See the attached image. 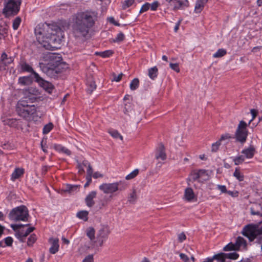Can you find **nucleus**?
<instances>
[{"instance_id":"1","label":"nucleus","mask_w":262,"mask_h":262,"mask_svg":"<svg viewBox=\"0 0 262 262\" xmlns=\"http://www.w3.org/2000/svg\"><path fill=\"white\" fill-rule=\"evenodd\" d=\"M35 34L37 41L45 49L53 50L60 48L63 33L56 24H39L35 29Z\"/></svg>"},{"instance_id":"2","label":"nucleus","mask_w":262,"mask_h":262,"mask_svg":"<svg viewBox=\"0 0 262 262\" xmlns=\"http://www.w3.org/2000/svg\"><path fill=\"white\" fill-rule=\"evenodd\" d=\"M94 12H81L76 14L73 25V33L76 37H85L95 21Z\"/></svg>"},{"instance_id":"3","label":"nucleus","mask_w":262,"mask_h":262,"mask_svg":"<svg viewBox=\"0 0 262 262\" xmlns=\"http://www.w3.org/2000/svg\"><path fill=\"white\" fill-rule=\"evenodd\" d=\"M45 63H40V67L42 71L48 76L55 77L67 68V65L62 62V58L54 53H48L44 57Z\"/></svg>"},{"instance_id":"4","label":"nucleus","mask_w":262,"mask_h":262,"mask_svg":"<svg viewBox=\"0 0 262 262\" xmlns=\"http://www.w3.org/2000/svg\"><path fill=\"white\" fill-rule=\"evenodd\" d=\"M242 234L251 242L262 234V223L249 224L243 229Z\"/></svg>"},{"instance_id":"5","label":"nucleus","mask_w":262,"mask_h":262,"mask_svg":"<svg viewBox=\"0 0 262 262\" xmlns=\"http://www.w3.org/2000/svg\"><path fill=\"white\" fill-rule=\"evenodd\" d=\"M21 0H4L3 13L6 17L16 15L19 11Z\"/></svg>"},{"instance_id":"6","label":"nucleus","mask_w":262,"mask_h":262,"mask_svg":"<svg viewBox=\"0 0 262 262\" xmlns=\"http://www.w3.org/2000/svg\"><path fill=\"white\" fill-rule=\"evenodd\" d=\"M24 97L18 102V106H25L27 103H32L35 101L40 93L34 87H30L23 90Z\"/></svg>"},{"instance_id":"7","label":"nucleus","mask_w":262,"mask_h":262,"mask_svg":"<svg viewBox=\"0 0 262 262\" xmlns=\"http://www.w3.org/2000/svg\"><path fill=\"white\" fill-rule=\"evenodd\" d=\"M28 216V209L23 205L13 208L9 214V219L14 221H27Z\"/></svg>"},{"instance_id":"8","label":"nucleus","mask_w":262,"mask_h":262,"mask_svg":"<svg viewBox=\"0 0 262 262\" xmlns=\"http://www.w3.org/2000/svg\"><path fill=\"white\" fill-rule=\"evenodd\" d=\"M17 111L19 116L30 120L33 119V115L36 113V110L34 105H30L27 103L25 106H18L17 104Z\"/></svg>"},{"instance_id":"9","label":"nucleus","mask_w":262,"mask_h":262,"mask_svg":"<svg viewBox=\"0 0 262 262\" xmlns=\"http://www.w3.org/2000/svg\"><path fill=\"white\" fill-rule=\"evenodd\" d=\"M247 124L244 121H241L235 132L236 140L242 144L244 143L248 136Z\"/></svg>"},{"instance_id":"10","label":"nucleus","mask_w":262,"mask_h":262,"mask_svg":"<svg viewBox=\"0 0 262 262\" xmlns=\"http://www.w3.org/2000/svg\"><path fill=\"white\" fill-rule=\"evenodd\" d=\"M210 176L207 170L200 169L193 170L190 175V179L193 181L204 183L209 179Z\"/></svg>"},{"instance_id":"11","label":"nucleus","mask_w":262,"mask_h":262,"mask_svg":"<svg viewBox=\"0 0 262 262\" xmlns=\"http://www.w3.org/2000/svg\"><path fill=\"white\" fill-rule=\"evenodd\" d=\"M247 243L246 240L242 237L238 236L234 244L230 243L227 245L224 248V250L231 251V250H238L239 249H244L246 248Z\"/></svg>"},{"instance_id":"12","label":"nucleus","mask_w":262,"mask_h":262,"mask_svg":"<svg viewBox=\"0 0 262 262\" xmlns=\"http://www.w3.org/2000/svg\"><path fill=\"white\" fill-rule=\"evenodd\" d=\"M121 181L113 183H103L99 186L100 190L104 193H113L119 189V186Z\"/></svg>"},{"instance_id":"13","label":"nucleus","mask_w":262,"mask_h":262,"mask_svg":"<svg viewBox=\"0 0 262 262\" xmlns=\"http://www.w3.org/2000/svg\"><path fill=\"white\" fill-rule=\"evenodd\" d=\"M34 78L35 79V81L46 91L49 93H52L53 89V85L51 83L43 80L37 73H34Z\"/></svg>"},{"instance_id":"14","label":"nucleus","mask_w":262,"mask_h":262,"mask_svg":"<svg viewBox=\"0 0 262 262\" xmlns=\"http://www.w3.org/2000/svg\"><path fill=\"white\" fill-rule=\"evenodd\" d=\"M167 3L173 6L174 10L183 9L188 7L189 2L188 0H165Z\"/></svg>"},{"instance_id":"15","label":"nucleus","mask_w":262,"mask_h":262,"mask_svg":"<svg viewBox=\"0 0 262 262\" xmlns=\"http://www.w3.org/2000/svg\"><path fill=\"white\" fill-rule=\"evenodd\" d=\"M35 228L33 227H31L28 228L27 230H19L15 233L16 237L18 239L20 242H24L25 241V238L34 230Z\"/></svg>"},{"instance_id":"16","label":"nucleus","mask_w":262,"mask_h":262,"mask_svg":"<svg viewBox=\"0 0 262 262\" xmlns=\"http://www.w3.org/2000/svg\"><path fill=\"white\" fill-rule=\"evenodd\" d=\"M108 234L107 229H101L97 235V240L96 244V246L98 244L99 246H101L103 242L106 240L107 236Z\"/></svg>"},{"instance_id":"17","label":"nucleus","mask_w":262,"mask_h":262,"mask_svg":"<svg viewBox=\"0 0 262 262\" xmlns=\"http://www.w3.org/2000/svg\"><path fill=\"white\" fill-rule=\"evenodd\" d=\"M155 157L158 160L164 161L166 160L167 156L163 145H160L157 149Z\"/></svg>"},{"instance_id":"18","label":"nucleus","mask_w":262,"mask_h":262,"mask_svg":"<svg viewBox=\"0 0 262 262\" xmlns=\"http://www.w3.org/2000/svg\"><path fill=\"white\" fill-rule=\"evenodd\" d=\"M97 192L96 191H91L86 196L85 202L89 207H92L95 204L94 199L96 197Z\"/></svg>"},{"instance_id":"19","label":"nucleus","mask_w":262,"mask_h":262,"mask_svg":"<svg viewBox=\"0 0 262 262\" xmlns=\"http://www.w3.org/2000/svg\"><path fill=\"white\" fill-rule=\"evenodd\" d=\"M241 153L243 154V156L245 158L251 159L256 153V150L253 146H250V147L242 150Z\"/></svg>"},{"instance_id":"20","label":"nucleus","mask_w":262,"mask_h":262,"mask_svg":"<svg viewBox=\"0 0 262 262\" xmlns=\"http://www.w3.org/2000/svg\"><path fill=\"white\" fill-rule=\"evenodd\" d=\"M227 259L226 253H221L214 255L211 258H207L205 259L203 262H213L214 259H216L218 262H225Z\"/></svg>"},{"instance_id":"21","label":"nucleus","mask_w":262,"mask_h":262,"mask_svg":"<svg viewBox=\"0 0 262 262\" xmlns=\"http://www.w3.org/2000/svg\"><path fill=\"white\" fill-rule=\"evenodd\" d=\"M49 241L51 243V247L49 249L50 252L52 254H55L59 250V239L57 238H51Z\"/></svg>"},{"instance_id":"22","label":"nucleus","mask_w":262,"mask_h":262,"mask_svg":"<svg viewBox=\"0 0 262 262\" xmlns=\"http://www.w3.org/2000/svg\"><path fill=\"white\" fill-rule=\"evenodd\" d=\"M87 235L90 239V244L88 245H86L88 249H93L96 247V244L94 242L95 237V231L93 228H90L87 232Z\"/></svg>"},{"instance_id":"23","label":"nucleus","mask_w":262,"mask_h":262,"mask_svg":"<svg viewBox=\"0 0 262 262\" xmlns=\"http://www.w3.org/2000/svg\"><path fill=\"white\" fill-rule=\"evenodd\" d=\"M195 195L191 188H187L185 190L184 199L188 202H192L195 199Z\"/></svg>"},{"instance_id":"24","label":"nucleus","mask_w":262,"mask_h":262,"mask_svg":"<svg viewBox=\"0 0 262 262\" xmlns=\"http://www.w3.org/2000/svg\"><path fill=\"white\" fill-rule=\"evenodd\" d=\"M208 0H197L196 2L194 11L196 13H200L204 7Z\"/></svg>"},{"instance_id":"25","label":"nucleus","mask_w":262,"mask_h":262,"mask_svg":"<svg viewBox=\"0 0 262 262\" xmlns=\"http://www.w3.org/2000/svg\"><path fill=\"white\" fill-rule=\"evenodd\" d=\"M24 173V169L21 168H15L11 174V180L14 181L20 178Z\"/></svg>"},{"instance_id":"26","label":"nucleus","mask_w":262,"mask_h":262,"mask_svg":"<svg viewBox=\"0 0 262 262\" xmlns=\"http://www.w3.org/2000/svg\"><path fill=\"white\" fill-rule=\"evenodd\" d=\"M87 91L89 93H92L96 88L95 82L93 78H90L86 82Z\"/></svg>"},{"instance_id":"27","label":"nucleus","mask_w":262,"mask_h":262,"mask_svg":"<svg viewBox=\"0 0 262 262\" xmlns=\"http://www.w3.org/2000/svg\"><path fill=\"white\" fill-rule=\"evenodd\" d=\"M32 80L29 76L21 77L18 79V83L22 86L28 85L30 84Z\"/></svg>"},{"instance_id":"28","label":"nucleus","mask_w":262,"mask_h":262,"mask_svg":"<svg viewBox=\"0 0 262 262\" xmlns=\"http://www.w3.org/2000/svg\"><path fill=\"white\" fill-rule=\"evenodd\" d=\"M20 67H21V69L23 71L31 73L34 76V73H36V72L33 70V69H32L31 66H30L29 64H28L27 63H26L25 62H24L20 64Z\"/></svg>"},{"instance_id":"29","label":"nucleus","mask_w":262,"mask_h":262,"mask_svg":"<svg viewBox=\"0 0 262 262\" xmlns=\"http://www.w3.org/2000/svg\"><path fill=\"white\" fill-rule=\"evenodd\" d=\"M83 165L85 167H87V170H86L87 174H86V178L90 177V178H92L93 170L92 167L91 166L90 164L89 163V162L88 161L84 160L83 161Z\"/></svg>"},{"instance_id":"30","label":"nucleus","mask_w":262,"mask_h":262,"mask_svg":"<svg viewBox=\"0 0 262 262\" xmlns=\"http://www.w3.org/2000/svg\"><path fill=\"white\" fill-rule=\"evenodd\" d=\"M158 69L156 67L150 68L148 70V76L152 79H155L158 76Z\"/></svg>"},{"instance_id":"31","label":"nucleus","mask_w":262,"mask_h":262,"mask_svg":"<svg viewBox=\"0 0 262 262\" xmlns=\"http://www.w3.org/2000/svg\"><path fill=\"white\" fill-rule=\"evenodd\" d=\"M233 176L239 181H243L244 180V176L240 172L239 169L238 167L235 168V171L233 173Z\"/></svg>"},{"instance_id":"32","label":"nucleus","mask_w":262,"mask_h":262,"mask_svg":"<svg viewBox=\"0 0 262 262\" xmlns=\"http://www.w3.org/2000/svg\"><path fill=\"white\" fill-rule=\"evenodd\" d=\"M55 149L59 151V152H63L67 155H70L71 154V151L68 149L67 148L64 147V146H62L60 145H57L55 146Z\"/></svg>"},{"instance_id":"33","label":"nucleus","mask_w":262,"mask_h":262,"mask_svg":"<svg viewBox=\"0 0 262 262\" xmlns=\"http://www.w3.org/2000/svg\"><path fill=\"white\" fill-rule=\"evenodd\" d=\"M7 58V54L3 53L1 56V60L0 61V70L3 71L6 70L7 64L5 62V59Z\"/></svg>"},{"instance_id":"34","label":"nucleus","mask_w":262,"mask_h":262,"mask_svg":"<svg viewBox=\"0 0 262 262\" xmlns=\"http://www.w3.org/2000/svg\"><path fill=\"white\" fill-rule=\"evenodd\" d=\"M113 53V52L112 50H106L103 52H97L95 54L103 58H106L111 56Z\"/></svg>"},{"instance_id":"35","label":"nucleus","mask_w":262,"mask_h":262,"mask_svg":"<svg viewBox=\"0 0 262 262\" xmlns=\"http://www.w3.org/2000/svg\"><path fill=\"white\" fill-rule=\"evenodd\" d=\"M245 157L243 155H240L233 157V161L235 165H238L242 163L245 161Z\"/></svg>"},{"instance_id":"36","label":"nucleus","mask_w":262,"mask_h":262,"mask_svg":"<svg viewBox=\"0 0 262 262\" xmlns=\"http://www.w3.org/2000/svg\"><path fill=\"white\" fill-rule=\"evenodd\" d=\"M227 51L225 49H220L214 54H213V57L220 58L225 55Z\"/></svg>"},{"instance_id":"37","label":"nucleus","mask_w":262,"mask_h":262,"mask_svg":"<svg viewBox=\"0 0 262 262\" xmlns=\"http://www.w3.org/2000/svg\"><path fill=\"white\" fill-rule=\"evenodd\" d=\"M88 212L87 211H81L77 213V217L84 221L88 220Z\"/></svg>"},{"instance_id":"38","label":"nucleus","mask_w":262,"mask_h":262,"mask_svg":"<svg viewBox=\"0 0 262 262\" xmlns=\"http://www.w3.org/2000/svg\"><path fill=\"white\" fill-rule=\"evenodd\" d=\"M8 27L5 26L0 25V39L4 38L7 34Z\"/></svg>"},{"instance_id":"39","label":"nucleus","mask_w":262,"mask_h":262,"mask_svg":"<svg viewBox=\"0 0 262 262\" xmlns=\"http://www.w3.org/2000/svg\"><path fill=\"white\" fill-rule=\"evenodd\" d=\"M139 85V81L138 78H134L130 82L129 87L131 90H136Z\"/></svg>"},{"instance_id":"40","label":"nucleus","mask_w":262,"mask_h":262,"mask_svg":"<svg viewBox=\"0 0 262 262\" xmlns=\"http://www.w3.org/2000/svg\"><path fill=\"white\" fill-rule=\"evenodd\" d=\"M139 172V170L138 169H135L133 171H132L130 173H129L128 174H127L125 177V179L127 180H129L131 179H134L135 178Z\"/></svg>"},{"instance_id":"41","label":"nucleus","mask_w":262,"mask_h":262,"mask_svg":"<svg viewBox=\"0 0 262 262\" xmlns=\"http://www.w3.org/2000/svg\"><path fill=\"white\" fill-rule=\"evenodd\" d=\"M79 187V185H67L64 191L71 193L74 191H76L78 189Z\"/></svg>"},{"instance_id":"42","label":"nucleus","mask_w":262,"mask_h":262,"mask_svg":"<svg viewBox=\"0 0 262 262\" xmlns=\"http://www.w3.org/2000/svg\"><path fill=\"white\" fill-rule=\"evenodd\" d=\"M53 125L52 123H49L48 124H46L44 126L43 128V134H48L53 128Z\"/></svg>"},{"instance_id":"43","label":"nucleus","mask_w":262,"mask_h":262,"mask_svg":"<svg viewBox=\"0 0 262 262\" xmlns=\"http://www.w3.org/2000/svg\"><path fill=\"white\" fill-rule=\"evenodd\" d=\"M21 23V18L19 17H17L14 19L13 22V28L14 30H17Z\"/></svg>"},{"instance_id":"44","label":"nucleus","mask_w":262,"mask_h":262,"mask_svg":"<svg viewBox=\"0 0 262 262\" xmlns=\"http://www.w3.org/2000/svg\"><path fill=\"white\" fill-rule=\"evenodd\" d=\"M110 134L114 138L118 139L119 138L121 140L123 139L122 136L116 130H111L109 131Z\"/></svg>"},{"instance_id":"45","label":"nucleus","mask_w":262,"mask_h":262,"mask_svg":"<svg viewBox=\"0 0 262 262\" xmlns=\"http://www.w3.org/2000/svg\"><path fill=\"white\" fill-rule=\"evenodd\" d=\"M227 259H236L238 257V254L235 252L226 253Z\"/></svg>"},{"instance_id":"46","label":"nucleus","mask_w":262,"mask_h":262,"mask_svg":"<svg viewBox=\"0 0 262 262\" xmlns=\"http://www.w3.org/2000/svg\"><path fill=\"white\" fill-rule=\"evenodd\" d=\"M36 240V235L34 234H31L28 238V242H27L28 245L29 246H32L35 242Z\"/></svg>"},{"instance_id":"47","label":"nucleus","mask_w":262,"mask_h":262,"mask_svg":"<svg viewBox=\"0 0 262 262\" xmlns=\"http://www.w3.org/2000/svg\"><path fill=\"white\" fill-rule=\"evenodd\" d=\"M135 2V0H125L122 5V7L124 9L131 6Z\"/></svg>"},{"instance_id":"48","label":"nucleus","mask_w":262,"mask_h":262,"mask_svg":"<svg viewBox=\"0 0 262 262\" xmlns=\"http://www.w3.org/2000/svg\"><path fill=\"white\" fill-rule=\"evenodd\" d=\"M150 4L148 3H146L144 4L141 7L140 10V13H142L143 12L147 11L148 10L150 9Z\"/></svg>"},{"instance_id":"49","label":"nucleus","mask_w":262,"mask_h":262,"mask_svg":"<svg viewBox=\"0 0 262 262\" xmlns=\"http://www.w3.org/2000/svg\"><path fill=\"white\" fill-rule=\"evenodd\" d=\"M169 67H170V68L171 69H172L173 71H176V72H177V73L180 72V68H179L178 63H170L169 64Z\"/></svg>"},{"instance_id":"50","label":"nucleus","mask_w":262,"mask_h":262,"mask_svg":"<svg viewBox=\"0 0 262 262\" xmlns=\"http://www.w3.org/2000/svg\"><path fill=\"white\" fill-rule=\"evenodd\" d=\"M4 242H5V245H4L5 247L6 246H10L12 244L13 239L11 237L8 236L4 239Z\"/></svg>"},{"instance_id":"51","label":"nucleus","mask_w":262,"mask_h":262,"mask_svg":"<svg viewBox=\"0 0 262 262\" xmlns=\"http://www.w3.org/2000/svg\"><path fill=\"white\" fill-rule=\"evenodd\" d=\"M150 9L152 11H156L158 6H159V3L158 1H154L151 4H150Z\"/></svg>"},{"instance_id":"52","label":"nucleus","mask_w":262,"mask_h":262,"mask_svg":"<svg viewBox=\"0 0 262 262\" xmlns=\"http://www.w3.org/2000/svg\"><path fill=\"white\" fill-rule=\"evenodd\" d=\"M124 39V35L122 33H119L117 34L116 37L114 39L115 42H120Z\"/></svg>"},{"instance_id":"53","label":"nucleus","mask_w":262,"mask_h":262,"mask_svg":"<svg viewBox=\"0 0 262 262\" xmlns=\"http://www.w3.org/2000/svg\"><path fill=\"white\" fill-rule=\"evenodd\" d=\"M221 145L220 141H217L215 143L212 144L211 150L212 151H216Z\"/></svg>"},{"instance_id":"54","label":"nucleus","mask_w":262,"mask_h":262,"mask_svg":"<svg viewBox=\"0 0 262 262\" xmlns=\"http://www.w3.org/2000/svg\"><path fill=\"white\" fill-rule=\"evenodd\" d=\"M82 262H94V256L93 254H89L85 257Z\"/></svg>"},{"instance_id":"55","label":"nucleus","mask_w":262,"mask_h":262,"mask_svg":"<svg viewBox=\"0 0 262 262\" xmlns=\"http://www.w3.org/2000/svg\"><path fill=\"white\" fill-rule=\"evenodd\" d=\"M123 74L120 73L118 75H116L115 74L113 75V81H116V82H119L122 79V77L123 76Z\"/></svg>"},{"instance_id":"56","label":"nucleus","mask_w":262,"mask_h":262,"mask_svg":"<svg viewBox=\"0 0 262 262\" xmlns=\"http://www.w3.org/2000/svg\"><path fill=\"white\" fill-rule=\"evenodd\" d=\"M180 258L184 262H190L189 257L185 254L180 253Z\"/></svg>"},{"instance_id":"57","label":"nucleus","mask_w":262,"mask_h":262,"mask_svg":"<svg viewBox=\"0 0 262 262\" xmlns=\"http://www.w3.org/2000/svg\"><path fill=\"white\" fill-rule=\"evenodd\" d=\"M77 166L78 168V172L81 173H83L84 171V167H85L83 165V162L82 163H78Z\"/></svg>"},{"instance_id":"58","label":"nucleus","mask_w":262,"mask_h":262,"mask_svg":"<svg viewBox=\"0 0 262 262\" xmlns=\"http://www.w3.org/2000/svg\"><path fill=\"white\" fill-rule=\"evenodd\" d=\"M217 188L219 190H220L222 193H227V190L226 189V187L225 185H218L217 186Z\"/></svg>"},{"instance_id":"59","label":"nucleus","mask_w":262,"mask_h":262,"mask_svg":"<svg viewBox=\"0 0 262 262\" xmlns=\"http://www.w3.org/2000/svg\"><path fill=\"white\" fill-rule=\"evenodd\" d=\"M178 239L180 242H183L184 240L186 239V235L185 234L182 232L178 235Z\"/></svg>"},{"instance_id":"60","label":"nucleus","mask_w":262,"mask_h":262,"mask_svg":"<svg viewBox=\"0 0 262 262\" xmlns=\"http://www.w3.org/2000/svg\"><path fill=\"white\" fill-rule=\"evenodd\" d=\"M14 60L13 57H8V56L7 55V58L5 59V62L7 64V66L9 65L11 63L13 62Z\"/></svg>"},{"instance_id":"61","label":"nucleus","mask_w":262,"mask_h":262,"mask_svg":"<svg viewBox=\"0 0 262 262\" xmlns=\"http://www.w3.org/2000/svg\"><path fill=\"white\" fill-rule=\"evenodd\" d=\"M135 200H136V193H135V192L134 191L130 193V196L128 198V201L130 202H133L135 201Z\"/></svg>"},{"instance_id":"62","label":"nucleus","mask_w":262,"mask_h":262,"mask_svg":"<svg viewBox=\"0 0 262 262\" xmlns=\"http://www.w3.org/2000/svg\"><path fill=\"white\" fill-rule=\"evenodd\" d=\"M92 177L94 179H97V178H102L103 177V175L102 174H101L99 172L97 171V172H94L92 174Z\"/></svg>"},{"instance_id":"63","label":"nucleus","mask_w":262,"mask_h":262,"mask_svg":"<svg viewBox=\"0 0 262 262\" xmlns=\"http://www.w3.org/2000/svg\"><path fill=\"white\" fill-rule=\"evenodd\" d=\"M227 193L233 197L237 196L238 194L237 191H232L230 190L227 191Z\"/></svg>"},{"instance_id":"64","label":"nucleus","mask_w":262,"mask_h":262,"mask_svg":"<svg viewBox=\"0 0 262 262\" xmlns=\"http://www.w3.org/2000/svg\"><path fill=\"white\" fill-rule=\"evenodd\" d=\"M250 210L251 214L257 215L262 216V213H261L259 211H255L253 208H251Z\"/></svg>"}]
</instances>
